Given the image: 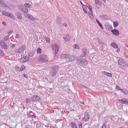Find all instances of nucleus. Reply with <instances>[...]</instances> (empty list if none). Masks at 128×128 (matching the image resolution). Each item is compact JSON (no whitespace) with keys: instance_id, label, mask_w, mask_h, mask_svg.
Returning <instances> with one entry per match:
<instances>
[{"instance_id":"1","label":"nucleus","mask_w":128,"mask_h":128,"mask_svg":"<svg viewBox=\"0 0 128 128\" xmlns=\"http://www.w3.org/2000/svg\"><path fill=\"white\" fill-rule=\"evenodd\" d=\"M76 60L78 64L80 66H84L88 64V61L84 59H82V58L77 57Z\"/></svg>"},{"instance_id":"2","label":"nucleus","mask_w":128,"mask_h":128,"mask_svg":"<svg viewBox=\"0 0 128 128\" xmlns=\"http://www.w3.org/2000/svg\"><path fill=\"white\" fill-rule=\"evenodd\" d=\"M38 60L40 62L44 64L48 62V57L46 54H42L40 56Z\"/></svg>"},{"instance_id":"3","label":"nucleus","mask_w":128,"mask_h":128,"mask_svg":"<svg viewBox=\"0 0 128 128\" xmlns=\"http://www.w3.org/2000/svg\"><path fill=\"white\" fill-rule=\"evenodd\" d=\"M2 14L4 16H7L8 18H12V20H16V16L12 13L10 12L7 11H3L2 12Z\"/></svg>"},{"instance_id":"4","label":"nucleus","mask_w":128,"mask_h":128,"mask_svg":"<svg viewBox=\"0 0 128 128\" xmlns=\"http://www.w3.org/2000/svg\"><path fill=\"white\" fill-rule=\"evenodd\" d=\"M58 66H55L52 67L51 70V76H56V74H58Z\"/></svg>"},{"instance_id":"5","label":"nucleus","mask_w":128,"mask_h":128,"mask_svg":"<svg viewBox=\"0 0 128 128\" xmlns=\"http://www.w3.org/2000/svg\"><path fill=\"white\" fill-rule=\"evenodd\" d=\"M52 49L54 54H56L59 50L58 45H57L56 44L52 45Z\"/></svg>"},{"instance_id":"6","label":"nucleus","mask_w":128,"mask_h":128,"mask_svg":"<svg viewBox=\"0 0 128 128\" xmlns=\"http://www.w3.org/2000/svg\"><path fill=\"white\" fill-rule=\"evenodd\" d=\"M118 64L119 66H124V68H128V64H126L124 60L122 59H119L118 60Z\"/></svg>"},{"instance_id":"7","label":"nucleus","mask_w":128,"mask_h":128,"mask_svg":"<svg viewBox=\"0 0 128 128\" xmlns=\"http://www.w3.org/2000/svg\"><path fill=\"white\" fill-rule=\"evenodd\" d=\"M30 100L32 102H36L40 100V97L38 96L34 95L31 98Z\"/></svg>"},{"instance_id":"8","label":"nucleus","mask_w":128,"mask_h":128,"mask_svg":"<svg viewBox=\"0 0 128 128\" xmlns=\"http://www.w3.org/2000/svg\"><path fill=\"white\" fill-rule=\"evenodd\" d=\"M90 118V115L88 112H85L84 116L82 118L83 122H88Z\"/></svg>"},{"instance_id":"9","label":"nucleus","mask_w":128,"mask_h":128,"mask_svg":"<svg viewBox=\"0 0 128 128\" xmlns=\"http://www.w3.org/2000/svg\"><path fill=\"white\" fill-rule=\"evenodd\" d=\"M118 102L122 104H127L128 105V99L123 98L121 100H118Z\"/></svg>"},{"instance_id":"10","label":"nucleus","mask_w":128,"mask_h":128,"mask_svg":"<svg viewBox=\"0 0 128 128\" xmlns=\"http://www.w3.org/2000/svg\"><path fill=\"white\" fill-rule=\"evenodd\" d=\"M26 48V45H23L18 49L16 52L18 54H21V52H24Z\"/></svg>"},{"instance_id":"11","label":"nucleus","mask_w":128,"mask_h":128,"mask_svg":"<svg viewBox=\"0 0 128 128\" xmlns=\"http://www.w3.org/2000/svg\"><path fill=\"white\" fill-rule=\"evenodd\" d=\"M86 54H88V49L86 48H83L81 55L78 57L84 58V56H86Z\"/></svg>"},{"instance_id":"12","label":"nucleus","mask_w":128,"mask_h":128,"mask_svg":"<svg viewBox=\"0 0 128 128\" xmlns=\"http://www.w3.org/2000/svg\"><path fill=\"white\" fill-rule=\"evenodd\" d=\"M0 44L2 48H4V50H8V45H6V44L4 42L0 40Z\"/></svg>"},{"instance_id":"13","label":"nucleus","mask_w":128,"mask_h":128,"mask_svg":"<svg viewBox=\"0 0 128 128\" xmlns=\"http://www.w3.org/2000/svg\"><path fill=\"white\" fill-rule=\"evenodd\" d=\"M30 58L28 57V56H26L23 58V60H20V62L21 64H24V62H30Z\"/></svg>"},{"instance_id":"14","label":"nucleus","mask_w":128,"mask_h":128,"mask_svg":"<svg viewBox=\"0 0 128 128\" xmlns=\"http://www.w3.org/2000/svg\"><path fill=\"white\" fill-rule=\"evenodd\" d=\"M111 32L114 36H120V31H118V30L116 29H114L113 30H112Z\"/></svg>"},{"instance_id":"15","label":"nucleus","mask_w":128,"mask_h":128,"mask_svg":"<svg viewBox=\"0 0 128 128\" xmlns=\"http://www.w3.org/2000/svg\"><path fill=\"white\" fill-rule=\"evenodd\" d=\"M20 12H24V14H28V9L26 7H22V8H20Z\"/></svg>"},{"instance_id":"16","label":"nucleus","mask_w":128,"mask_h":128,"mask_svg":"<svg viewBox=\"0 0 128 128\" xmlns=\"http://www.w3.org/2000/svg\"><path fill=\"white\" fill-rule=\"evenodd\" d=\"M56 24H62V18L59 16H58L56 18Z\"/></svg>"},{"instance_id":"17","label":"nucleus","mask_w":128,"mask_h":128,"mask_svg":"<svg viewBox=\"0 0 128 128\" xmlns=\"http://www.w3.org/2000/svg\"><path fill=\"white\" fill-rule=\"evenodd\" d=\"M15 15L16 16H17V18H18V20H22V14H20V12H16Z\"/></svg>"},{"instance_id":"18","label":"nucleus","mask_w":128,"mask_h":128,"mask_svg":"<svg viewBox=\"0 0 128 128\" xmlns=\"http://www.w3.org/2000/svg\"><path fill=\"white\" fill-rule=\"evenodd\" d=\"M75 58L74 56H72L70 54H68V57L67 58V61L68 62H74V60Z\"/></svg>"},{"instance_id":"19","label":"nucleus","mask_w":128,"mask_h":128,"mask_svg":"<svg viewBox=\"0 0 128 128\" xmlns=\"http://www.w3.org/2000/svg\"><path fill=\"white\" fill-rule=\"evenodd\" d=\"M95 4H96V8H100V6H102V2L100 0H95Z\"/></svg>"},{"instance_id":"20","label":"nucleus","mask_w":128,"mask_h":128,"mask_svg":"<svg viewBox=\"0 0 128 128\" xmlns=\"http://www.w3.org/2000/svg\"><path fill=\"white\" fill-rule=\"evenodd\" d=\"M36 52V51H29L28 53V56H30V58H32L34 56V53Z\"/></svg>"},{"instance_id":"21","label":"nucleus","mask_w":128,"mask_h":128,"mask_svg":"<svg viewBox=\"0 0 128 128\" xmlns=\"http://www.w3.org/2000/svg\"><path fill=\"white\" fill-rule=\"evenodd\" d=\"M60 58L62 59H66V60L68 58V54H62L60 56Z\"/></svg>"},{"instance_id":"22","label":"nucleus","mask_w":128,"mask_h":128,"mask_svg":"<svg viewBox=\"0 0 128 128\" xmlns=\"http://www.w3.org/2000/svg\"><path fill=\"white\" fill-rule=\"evenodd\" d=\"M28 116L29 118H36V115H34V113L32 112V111H30V113L28 114Z\"/></svg>"},{"instance_id":"23","label":"nucleus","mask_w":128,"mask_h":128,"mask_svg":"<svg viewBox=\"0 0 128 128\" xmlns=\"http://www.w3.org/2000/svg\"><path fill=\"white\" fill-rule=\"evenodd\" d=\"M100 18L102 20H106L108 18V16L102 14L100 16Z\"/></svg>"},{"instance_id":"24","label":"nucleus","mask_w":128,"mask_h":128,"mask_svg":"<svg viewBox=\"0 0 128 128\" xmlns=\"http://www.w3.org/2000/svg\"><path fill=\"white\" fill-rule=\"evenodd\" d=\"M102 72L104 74H106V76H109L110 78L112 77V73L108 72L106 71H104Z\"/></svg>"},{"instance_id":"25","label":"nucleus","mask_w":128,"mask_h":128,"mask_svg":"<svg viewBox=\"0 0 128 128\" xmlns=\"http://www.w3.org/2000/svg\"><path fill=\"white\" fill-rule=\"evenodd\" d=\"M105 28L106 30H108V32H110V30H112V26L110 25H106Z\"/></svg>"},{"instance_id":"26","label":"nucleus","mask_w":128,"mask_h":128,"mask_svg":"<svg viewBox=\"0 0 128 128\" xmlns=\"http://www.w3.org/2000/svg\"><path fill=\"white\" fill-rule=\"evenodd\" d=\"M70 35L66 34L64 38V40H65V42H68V40H70Z\"/></svg>"},{"instance_id":"27","label":"nucleus","mask_w":128,"mask_h":128,"mask_svg":"<svg viewBox=\"0 0 128 128\" xmlns=\"http://www.w3.org/2000/svg\"><path fill=\"white\" fill-rule=\"evenodd\" d=\"M96 22L98 26H100V28H102V30H104V26H102V23H100V21H98V19H96Z\"/></svg>"},{"instance_id":"28","label":"nucleus","mask_w":128,"mask_h":128,"mask_svg":"<svg viewBox=\"0 0 128 128\" xmlns=\"http://www.w3.org/2000/svg\"><path fill=\"white\" fill-rule=\"evenodd\" d=\"M111 46L114 48H118V46L117 45L116 42H112L111 44Z\"/></svg>"},{"instance_id":"29","label":"nucleus","mask_w":128,"mask_h":128,"mask_svg":"<svg viewBox=\"0 0 128 128\" xmlns=\"http://www.w3.org/2000/svg\"><path fill=\"white\" fill-rule=\"evenodd\" d=\"M24 8H32V4H30L28 3H25L24 4Z\"/></svg>"},{"instance_id":"30","label":"nucleus","mask_w":128,"mask_h":128,"mask_svg":"<svg viewBox=\"0 0 128 128\" xmlns=\"http://www.w3.org/2000/svg\"><path fill=\"white\" fill-rule=\"evenodd\" d=\"M70 126L72 128H78V125L76 123L71 122Z\"/></svg>"},{"instance_id":"31","label":"nucleus","mask_w":128,"mask_h":128,"mask_svg":"<svg viewBox=\"0 0 128 128\" xmlns=\"http://www.w3.org/2000/svg\"><path fill=\"white\" fill-rule=\"evenodd\" d=\"M121 90L124 94H128V90L126 88L121 89Z\"/></svg>"},{"instance_id":"32","label":"nucleus","mask_w":128,"mask_h":128,"mask_svg":"<svg viewBox=\"0 0 128 128\" xmlns=\"http://www.w3.org/2000/svg\"><path fill=\"white\" fill-rule=\"evenodd\" d=\"M113 24L114 28H118V26L119 24L118 22H114Z\"/></svg>"},{"instance_id":"33","label":"nucleus","mask_w":128,"mask_h":128,"mask_svg":"<svg viewBox=\"0 0 128 128\" xmlns=\"http://www.w3.org/2000/svg\"><path fill=\"white\" fill-rule=\"evenodd\" d=\"M88 9L90 10L91 14H92V7L90 4H88Z\"/></svg>"},{"instance_id":"34","label":"nucleus","mask_w":128,"mask_h":128,"mask_svg":"<svg viewBox=\"0 0 128 128\" xmlns=\"http://www.w3.org/2000/svg\"><path fill=\"white\" fill-rule=\"evenodd\" d=\"M36 52H37V54H42V48H38L37 49Z\"/></svg>"},{"instance_id":"35","label":"nucleus","mask_w":128,"mask_h":128,"mask_svg":"<svg viewBox=\"0 0 128 128\" xmlns=\"http://www.w3.org/2000/svg\"><path fill=\"white\" fill-rule=\"evenodd\" d=\"M28 18H29V20H32V22H34V18L32 15H30L28 16Z\"/></svg>"},{"instance_id":"36","label":"nucleus","mask_w":128,"mask_h":128,"mask_svg":"<svg viewBox=\"0 0 128 128\" xmlns=\"http://www.w3.org/2000/svg\"><path fill=\"white\" fill-rule=\"evenodd\" d=\"M20 70H19V72H22V71L24 70H26V67L24 66L23 65V66H21Z\"/></svg>"},{"instance_id":"37","label":"nucleus","mask_w":128,"mask_h":128,"mask_svg":"<svg viewBox=\"0 0 128 128\" xmlns=\"http://www.w3.org/2000/svg\"><path fill=\"white\" fill-rule=\"evenodd\" d=\"M46 40L48 44H50V39L46 37Z\"/></svg>"},{"instance_id":"38","label":"nucleus","mask_w":128,"mask_h":128,"mask_svg":"<svg viewBox=\"0 0 128 128\" xmlns=\"http://www.w3.org/2000/svg\"><path fill=\"white\" fill-rule=\"evenodd\" d=\"M74 48H76L77 50H80V46H78V44H75L74 45Z\"/></svg>"},{"instance_id":"39","label":"nucleus","mask_w":128,"mask_h":128,"mask_svg":"<svg viewBox=\"0 0 128 128\" xmlns=\"http://www.w3.org/2000/svg\"><path fill=\"white\" fill-rule=\"evenodd\" d=\"M22 76L24 78H28V74H22Z\"/></svg>"},{"instance_id":"40","label":"nucleus","mask_w":128,"mask_h":128,"mask_svg":"<svg viewBox=\"0 0 128 128\" xmlns=\"http://www.w3.org/2000/svg\"><path fill=\"white\" fill-rule=\"evenodd\" d=\"M92 13L91 12H88V16H90V18H94V16H92Z\"/></svg>"},{"instance_id":"41","label":"nucleus","mask_w":128,"mask_h":128,"mask_svg":"<svg viewBox=\"0 0 128 128\" xmlns=\"http://www.w3.org/2000/svg\"><path fill=\"white\" fill-rule=\"evenodd\" d=\"M31 100L28 98H26V102L27 104H28V102H30Z\"/></svg>"},{"instance_id":"42","label":"nucleus","mask_w":128,"mask_h":128,"mask_svg":"<svg viewBox=\"0 0 128 128\" xmlns=\"http://www.w3.org/2000/svg\"><path fill=\"white\" fill-rule=\"evenodd\" d=\"M9 39H10V36H6L4 38V40H8Z\"/></svg>"},{"instance_id":"43","label":"nucleus","mask_w":128,"mask_h":128,"mask_svg":"<svg viewBox=\"0 0 128 128\" xmlns=\"http://www.w3.org/2000/svg\"><path fill=\"white\" fill-rule=\"evenodd\" d=\"M116 90H121L122 88H120V86L118 85L116 86Z\"/></svg>"},{"instance_id":"44","label":"nucleus","mask_w":128,"mask_h":128,"mask_svg":"<svg viewBox=\"0 0 128 128\" xmlns=\"http://www.w3.org/2000/svg\"><path fill=\"white\" fill-rule=\"evenodd\" d=\"M4 54V52H2V50H0V56H2Z\"/></svg>"},{"instance_id":"45","label":"nucleus","mask_w":128,"mask_h":128,"mask_svg":"<svg viewBox=\"0 0 128 128\" xmlns=\"http://www.w3.org/2000/svg\"><path fill=\"white\" fill-rule=\"evenodd\" d=\"M12 32H14V31L12 30H10L9 32H8V36H10V35L12 34Z\"/></svg>"},{"instance_id":"46","label":"nucleus","mask_w":128,"mask_h":128,"mask_svg":"<svg viewBox=\"0 0 128 128\" xmlns=\"http://www.w3.org/2000/svg\"><path fill=\"white\" fill-rule=\"evenodd\" d=\"M102 128H106V124H104L102 126Z\"/></svg>"},{"instance_id":"47","label":"nucleus","mask_w":128,"mask_h":128,"mask_svg":"<svg viewBox=\"0 0 128 128\" xmlns=\"http://www.w3.org/2000/svg\"><path fill=\"white\" fill-rule=\"evenodd\" d=\"M20 38V34H16L15 36V38Z\"/></svg>"},{"instance_id":"48","label":"nucleus","mask_w":128,"mask_h":128,"mask_svg":"<svg viewBox=\"0 0 128 128\" xmlns=\"http://www.w3.org/2000/svg\"><path fill=\"white\" fill-rule=\"evenodd\" d=\"M83 10H84V12H85V14H88V12L86 11V8L84 7H83Z\"/></svg>"},{"instance_id":"49","label":"nucleus","mask_w":128,"mask_h":128,"mask_svg":"<svg viewBox=\"0 0 128 128\" xmlns=\"http://www.w3.org/2000/svg\"><path fill=\"white\" fill-rule=\"evenodd\" d=\"M12 48H16V44H12L11 46Z\"/></svg>"},{"instance_id":"50","label":"nucleus","mask_w":128,"mask_h":128,"mask_svg":"<svg viewBox=\"0 0 128 128\" xmlns=\"http://www.w3.org/2000/svg\"><path fill=\"white\" fill-rule=\"evenodd\" d=\"M78 126H82V123L79 122Z\"/></svg>"},{"instance_id":"51","label":"nucleus","mask_w":128,"mask_h":128,"mask_svg":"<svg viewBox=\"0 0 128 128\" xmlns=\"http://www.w3.org/2000/svg\"><path fill=\"white\" fill-rule=\"evenodd\" d=\"M3 6H4V8H8V5L6 4H4Z\"/></svg>"},{"instance_id":"52","label":"nucleus","mask_w":128,"mask_h":128,"mask_svg":"<svg viewBox=\"0 0 128 128\" xmlns=\"http://www.w3.org/2000/svg\"><path fill=\"white\" fill-rule=\"evenodd\" d=\"M88 6L83 5V8H88Z\"/></svg>"},{"instance_id":"53","label":"nucleus","mask_w":128,"mask_h":128,"mask_svg":"<svg viewBox=\"0 0 128 128\" xmlns=\"http://www.w3.org/2000/svg\"><path fill=\"white\" fill-rule=\"evenodd\" d=\"M82 86V87L83 88H88V87L84 86V85H81Z\"/></svg>"},{"instance_id":"54","label":"nucleus","mask_w":128,"mask_h":128,"mask_svg":"<svg viewBox=\"0 0 128 128\" xmlns=\"http://www.w3.org/2000/svg\"><path fill=\"white\" fill-rule=\"evenodd\" d=\"M2 24H3L4 26H6V22H2Z\"/></svg>"},{"instance_id":"55","label":"nucleus","mask_w":128,"mask_h":128,"mask_svg":"<svg viewBox=\"0 0 128 128\" xmlns=\"http://www.w3.org/2000/svg\"><path fill=\"white\" fill-rule=\"evenodd\" d=\"M62 26H68V24H66V23H64V24H62Z\"/></svg>"},{"instance_id":"56","label":"nucleus","mask_w":128,"mask_h":128,"mask_svg":"<svg viewBox=\"0 0 128 128\" xmlns=\"http://www.w3.org/2000/svg\"><path fill=\"white\" fill-rule=\"evenodd\" d=\"M117 52H120V48H118L117 50H116Z\"/></svg>"},{"instance_id":"57","label":"nucleus","mask_w":128,"mask_h":128,"mask_svg":"<svg viewBox=\"0 0 128 128\" xmlns=\"http://www.w3.org/2000/svg\"><path fill=\"white\" fill-rule=\"evenodd\" d=\"M16 0H10V2H14Z\"/></svg>"},{"instance_id":"58","label":"nucleus","mask_w":128,"mask_h":128,"mask_svg":"<svg viewBox=\"0 0 128 128\" xmlns=\"http://www.w3.org/2000/svg\"><path fill=\"white\" fill-rule=\"evenodd\" d=\"M80 104H84V101H82V102H80Z\"/></svg>"},{"instance_id":"59","label":"nucleus","mask_w":128,"mask_h":128,"mask_svg":"<svg viewBox=\"0 0 128 128\" xmlns=\"http://www.w3.org/2000/svg\"><path fill=\"white\" fill-rule=\"evenodd\" d=\"M80 2L82 6H84V4H82V2L81 1H80Z\"/></svg>"},{"instance_id":"60","label":"nucleus","mask_w":128,"mask_h":128,"mask_svg":"<svg viewBox=\"0 0 128 128\" xmlns=\"http://www.w3.org/2000/svg\"><path fill=\"white\" fill-rule=\"evenodd\" d=\"M78 128H82V126H78Z\"/></svg>"},{"instance_id":"61","label":"nucleus","mask_w":128,"mask_h":128,"mask_svg":"<svg viewBox=\"0 0 128 128\" xmlns=\"http://www.w3.org/2000/svg\"><path fill=\"white\" fill-rule=\"evenodd\" d=\"M5 84H8V81L6 82Z\"/></svg>"},{"instance_id":"62","label":"nucleus","mask_w":128,"mask_h":128,"mask_svg":"<svg viewBox=\"0 0 128 128\" xmlns=\"http://www.w3.org/2000/svg\"><path fill=\"white\" fill-rule=\"evenodd\" d=\"M104 0V2H106V0Z\"/></svg>"},{"instance_id":"63","label":"nucleus","mask_w":128,"mask_h":128,"mask_svg":"<svg viewBox=\"0 0 128 128\" xmlns=\"http://www.w3.org/2000/svg\"><path fill=\"white\" fill-rule=\"evenodd\" d=\"M17 68H18V66H17Z\"/></svg>"}]
</instances>
